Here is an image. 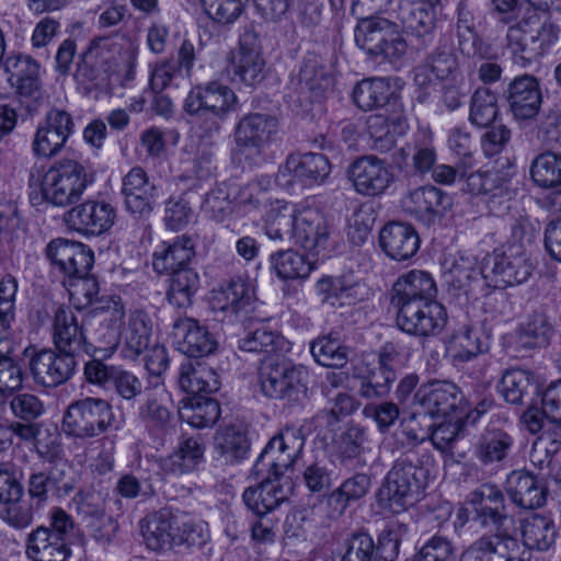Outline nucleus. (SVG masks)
Returning a JSON list of instances; mask_svg holds the SVG:
<instances>
[{"instance_id": "nucleus-1", "label": "nucleus", "mask_w": 561, "mask_h": 561, "mask_svg": "<svg viewBox=\"0 0 561 561\" xmlns=\"http://www.w3.org/2000/svg\"><path fill=\"white\" fill-rule=\"evenodd\" d=\"M474 518L481 526H492L494 534L483 535L471 542L461 553L460 561H525L519 554L516 538L506 533L513 522L505 497L494 484L485 483L469 495Z\"/></svg>"}, {"instance_id": "nucleus-2", "label": "nucleus", "mask_w": 561, "mask_h": 561, "mask_svg": "<svg viewBox=\"0 0 561 561\" xmlns=\"http://www.w3.org/2000/svg\"><path fill=\"white\" fill-rule=\"evenodd\" d=\"M265 233L271 240H294L308 252L319 254L329 243L331 228L317 208H296L276 199L266 213Z\"/></svg>"}, {"instance_id": "nucleus-3", "label": "nucleus", "mask_w": 561, "mask_h": 561, "mask_svg": "<svg viewBox=\"0 0 561 561\" xmlns=\"http://www.w3.org/2000/svg\"><path fill=\"white\" fill-rule=\"evenodd\" d=\"M93 175L76 159L64 158L42 172L30 173V198L33 204L45 201L54 206L67 207L81 199L84 191L93 183Z\"/></svg>"}, {"instance_id": "nucleus-4", "label": "nucleus", "mask_w": 561, "mask_h": 561, "mask_svg": "<svg viewBox=\"0 0 561 561\" xmlns=\"http://www.w3.org/2000/svg\"><path fill=\"white\" fill-rule=\"evenodd\" d=\"M427 479L428 470L416 455L398 458L377 491L378 505L393 514L407 511L421 500Z\"/></svg>"}, {"instance_id": "nucleus-5", "label": "nucleus", "mask_w": 561, "mask_h": 561, "mask_svg": "<svg viewBox=\"0 0 561 561\" xmlns=\"http://www.w3.org/2000/svg\"><path fill=\"white\" fill-rule=\"evenodd\" d=\"M559 34L560 27L549 16L534 11L508 27L506 47L512 54L513 62L526 68L557 43Z\"/></svg>"}, {"instance_id": "nucleus-6", "label": "nucleus", "mask_w": 561, "mask_h": 561, "mask_svg": "<svg viewBox=\"0 0 561 561\" xmlns=\"http://www.w3.org/2000/svg\"><path fill=\"white\" fill-rule=\"evenodd\" d=\"M137 46L127 36H103L91 41L82 56L79 72L88 81L99 85L107 80V75L134 67Z\"/></svg>"}, {"instance_id": "nucleus-7", "label": "nucleus", "mask_w": 561, "mask_h": 561, "mask_svg": "<svg viewBox=\"0 0 561 561\" xmlns=\"http://www.w3.org/2000/svg\"><path fill=\"white\" fill-rule=\"evenodd\" d=\"M308 374L302 366L284 359L266 358L259 369V382L263 394L296 405L307 399Z\"/></svg>"}, {"instance_id": "nucleus-8", "label": "nucleus", "mask_w": 561, "mask_h": 561, "mask_svg": "<svg viewBox=\"0 0 561 561\" xmlns=\"http://www.w3.org/2000/svg\"><path fill=\"white\" fill-rule=\"evenodd\" d=\"M238 98L229 87L211 81L193 88L185 99L184 108L187 114L205 119V135L211 138L218 135L220 122L236 110Z\"/></svg>"}, {"instance_id": "nucleus-9", "label": "nucleus", "mask_w": 561, "mask_h": 561, "mask_svg": "<svg viewBox=\"0 0 561 561\" xmlns=\"http://www.w3.org/2000/svg\"><path fill=\"white\" fill-rule=\"evenodd\" d=\"M114 420L113 409L106 400L88 397L68 405L62 416L61 428L67 436L89 439L107 432Z\"/></svg>"}, {"instance_id": "nucleus-10", "label": "nucleus", "mask_w": 561, "mask_h": 561, "mask_svg": "<svg viewBox=\"0 0 561 561\" xmlns=\"http://www.w3.org/2000/svg\"><path fill=\"white\" fill-rule=\"evenodd\" d=\"M354 37L356 45L367 55L382 57L389 61L402 58L408 48L399 25L380 16L362 19L355 28Z\"/></svg>"}, {"instance_id": "nucleus-11", "label": "nucleus", "mask_w": 561, "mask_h": 561, "mask_svg": "<svg viewBox=\"0 0 561 561\" xmlns=\"http://www.w3.org/2000/svg\"><path fill=\"white\" fill-rule=\"evenodd\" d=\"M145 543L153 551H168L182 543L195 545L194 525L181 522L169 510H160L141 520Z\"/></svg>"}, {"instance_id": "nucleus-12", "label": "nucleus", "mask_w": 561, "mask_h": 561, "mask_svg": "<svg viewBox=\"0 0 561 561\" xmlns=\"http://www.w3.org/2000/svg\"><path fill=\"white\" fill-rule=\"evenodd\" d=\"M226 72L232 83L254 88L266 77L260 36L247 30L240 37L239 47L228 57Z\"/></svg>"}, {"instance_id": "nucleus-13", "label": "nucleus", "mask_w": 561, "mask_h": 561, "mask_svg": "<svg viewBox=\"0 0 561 561\" xmlns=\"http://www.w3.org/2000/svg\"><path fill=\"white\" fill-rule=\"evenodd\" d=\"M533 273V264L520 245L496 249L482 265V274L494 287H507L526 282Z\"/></svg>"}, {"instance_id": "nucleus-14", "label": "nucleus", "mask_w": 561, "mask_h": 561, "mask_svg": "<svg viewBox=\"0 0 561 561\" xmlns=\"http://www.w3.org/2000/svg\"><path fill=\"white\" fill-rule=\"evenodd\" d=\"M278 122L268 114L250 113L243 116L234 127V145L238 154L255 160L277 133Z\"/></svg>"}, {"instance_id": "nucleus-15", "label": "nucleus", "mask_w": 561, "mask_h": 561, "mask_svg": "<svg viewBox=\"0 0 561 561\" xmlns=\"http://www.w3.org/2000/svg\"><path fill=\"white\" fill-rule=\"evenodd\" d=\"M396 309L398 328L415 337L438 335L447 323L446 309L437 300L420 301Z\"/></svg>"}, {"instance_id": "nucleus-16", "label": "nucleus", "mask_w": 561, "mask_h": 561, "mask_svg": "<svg viewBox=\"0 0 561 561\" xmlns=\"http://www.w3.org/2000/svg\"><path fill=\"white\" fill-rule=\"evenodd\" d=\"M305 438L300 430L286 427L275 435L260 454L255 463L256 471L267 466L275 478L290 469L300 457Z\"/></svg>"}, {"instance_id": "nucleus-17", "label": "nucleus", "mask_w": 561, "mask_h": 561, "mask_svg": "<svg viewBox=\"0 0 561 561\" xmlns=\"http://www.w3.org/2000/svg\"><path fill=\"white\" fill-rule=\"evenodd\" d=\"M75 128L72 116L60 108L47 112L39 123L32 141V152L37 158L50 159L60 153Z\"/></svg>"}, {"instance_id": "nucleus-18", "label": "nucleus", "mask_w": 561, "mask_h": 561, "mask_svg": "<svg viewBox=\"0 0 561 561\" xmlns=\"http://www.w3.org/2000/svg\"><path fill=\"white\" fill-rule=\"evenodd\" d=\"M77 362L70 352L44 348L30 359L34 381L46 388L66 383L75 375Z\"/></svg>"}, {"instance_id": "nucleus-19", "label": "nucleus", "mask_w": 561, "mask_h": 561, "mask_svg": "<svg viewBox=\"0 0 561 561\" xmlns=\"http://www.w3.org/2000/svg\"><path fill=\"white\" fill-rule=\"evenodd\" d=\"M348 178L356 192L367 196L382 194L392 182L386 161L373 154L357 158L348 168Z\"/></svg>"}, {"instance_id": "nucleus-20", "label": "nucleus", "mask_w": 561, "mask_h": 561, "mask_svg": "<svg viewBox=\"0 0 561 561\" xmlns=\"http://www.w3.org/2000/svg\"><path fill=\"white\" fill-rule=\"evenodd\" d=\"M46 255L69 278L88 275L94 260L92 250L85 244L66 239L50 241Z\"/></svg>"}, {"instance_id": "nucleus-21", "label": "nucleus", "mask_w": 561, "mask_h": 561, "mask_svg": "<svg viewBox=\"0 0 561 561\" xmlns=\"http://www.w3.org/2000/svg\"><path fill=\"white\" fill-rule=\"evenodd\" d=\"M115 217V208L110 203L87 201L68 210L65 220L78 232L99 236L113 226Z\"/></svg>"}, {"instance_id": "nucleus-22", "label": "nucleus", "mask_w": 561, "mask_h": 561, "mask_svg": "<svg viewBox=\"0 0 561 561\" xmlns=\"http://www.w3.org/2000/svg\"><path fill=\"white\" fill-rule=\"evenodd\" d=\"M461 399V391L455 383L439 380L421 386L414 396V402L432 417L450 415L458 409Z\"/></svg>"}, {"instance_id": "nucleus-23", "label": "nucleus", "mask_w": 561, "mask_h": 561, "mask_svg": "<svg viewBox=\"0 0 561 561\" xmlns=\"http://www.w3.org/2000/svg\"><path fill=\"white\" fill-rule=\"evenodd\" d=\"M437 288L431 274L410 271L401 275L392 286L391 304L394 308L411 304L436 300Z\"/></svg>"}, {"instance_id": "nucleus-24", "label": "nucleus", "mask_w": 561, "mask_h": 561, "mask_svg": "<svg viewBox=\"0 0 561 561\" xmlns=\"http://www.w3.org/2000/svg\"><path fill=\"white\" fill-rule=\"evenodd\" d=\"M173 335L181 352L190 357L207 356L217 348L215 336L193 318H179L173 324Z\"/></svg>"}, {"instance_id": "nucleus-25", "label": "nucleus", "mask_w": 561, "mask_h": 561, "mask_svg": "<svg viewBox=\"0 0 561 561\" xmlns=\"http://www.w3.org/2000/svg\"><path fill=\"white\" fill-rule=\"evenodd\" d=\"M451 205L450 196L433 185L416 187L403 198L405 210L425 221L443 215Z\"/></svg>"}, {"instance_id": "nucleus-26", "label": "nucleus", "mask_w": 561, "mask_h": 561, "mask_svg": "<svg viewBox=\"0 0 561 561\" xmlns=\"http://www.w3.org/2000/svg\"><path fill=\"white\" fill-rule=\"evenodd\" d=\"M4 67L9 73V82L15 88L16 93L25 98L38 99L41 96V67L33 57L23 54L9 56Z\"/></svg>"}, {"instance_id": "nucleus-27", "label": "nucleus", "mask_w": 561, "mask_h": 561, "mask_svg": "<svg viewBox=\"0 0 561 561\" xmlns=\"http://www.w3.org/2000/svg\"><path fill=\"white\" fill-rule=\"evenodd\" d=\"M53 340L57 350L70 352H90L83 324L69 308H58L54 317Z\"/></svg>"}, {"instance_id": "nucleus-28", "label": "nucleus", "mask_w": 561, "mask_h": 561, "mask_svg": "<svg viewBox=\"0 0 561 561\" xmlns=\"http://www.w3.org/2000/svg\"><path fill=\"white\" fill-rule=\"evenodd\" d=\"M379 242L383 252L396 261L412 257L420 248V237L408 224L389 222L379 233Z\"/></svg>"}, {"instance_id": "nucleus-29", "label": "nucleus", "mask_w": 561, "mask_h": 561, "mask_svg": "<svg viewBox=\"0 0 561 561\" xmlns=\"http://www.w3.org/2000/svg\"><path fill=\"white\" fill-rule=\"evenodd\" d=\"M507 99L515 118H534L541 105V92L537 79L529 75L515 78L510 83Z\"/></svg>"}, {"instance_id": "nucleus-30", "label": "nucleus", "mask_w": 561, "mask_h": 561, "mask_svg": "<svg viewBox=\"0 0 561 561\" xmlns=\"http://www.w3.org/2000/svg\"><path fill=\"white\" fill-rule=\"evenodd\" d=\"M123 194L126 208L134 215L151 213L156 197V185L149 181L141 168H133L124 178Z\"/></svg>"}, {"instance_id": "nucleus-31", "label": "nucleus", "mask_w": 561, "mask_h": 561, "mask_svg": "<svg viewBox=\"0 0 561 561\" xmlns=\"http://www.w3.org/2000/svg\"><path fill=\"white\" fill-rule=\"evenodd\" d=\"M506 493L519 507L535 510L546 503L545 483L526 471H513L506 479Z\"/></svg>"}, {"instance_id": "nucleus-32", "label": "nucleus", "mask_w": 561, "mask_h": 561, "mask_svg": "<svg viewBox=\"0 0 561 561\" xmlns=\"http://www.w3.org/2000/svg\"><path fill=\"white\" fill-rule=\"evenodd\" d=\"M152 332V321L149 314L140 309L130 311L126 325L117 332L110 342L113 347L123 340L126 356L136 358L148 348Z\"/></svg>"}, {"instance_id": "nucleus-33", "label": "nucleus", "mask_w": 561, "mask_h": 561, "mask_svg": "<svg viewBox=\"0 0 561 561\" xmlns=\"http://www.w3.org/2000/svg\"><path fill=\"white\" fill-rule=\"evenodd\" d=\"M26 554L34 561H66L69 549L58 533L39 526L27 537Z\"/></svg>"}, {"instance_id": "nucleus-34", "label": "nucleus", "mask_w": 561, "mask_h": 561, "mask_svg": "<svg viewBox=\"0 0 561 561\" xmlns=\"http://www.w3.org/2000/svg\"><path fill=\"white\" fill-rule=\"evenodd\" d=\"M254 302V291L250 284L241 278L232 279L227 286L213 293L214 310L239 317L248 313Z\"/></svg>"}, {"instance_id": "nucleus-35", "label": "nucleus", "mask_w": 561, "mask_h": 561, "mask_svg": "<svg viewBox=\"0 0 561 561\" xmlns=\"http://www.w3.org/2000/svg\"><path fill=\"white\" fill-rule=\"evenodd\" d=\"M66 463H55L47 473L33 472L28 478L27 491L31 497L38 502L47 500L51 494L62 497L73 491V484L66 478Z\"/></svg>"}, {"instance_id": "nucleus-36", "label": "nucleus", "mask_w": 561, "mask_h": 561, "mask_svg": "<svg viewBox=\"0 0 561 561\" xmlns=\"http://www.w3.org/2000/svg\"><path fill=\"white\" fill-rule=\"evenodd\" d=\"M195 255V244L192 238L181 236L172 243L163 242L153 252L152 265L158 273H173L180 268H188L187 264Z\"/></svg>"}, {"instance_id": "nucleus-37", "label": "nucleus", "mask_w": 561, "mask_h": 561, "mask_svg": "<svg viewBox=\"0 0 561 561\" xmlns=\"http://www.w3.org/2000/svg\"><path fill=\"white\" fill-rule=\"evenodd\" d=\"M275 478L264 480L256 486H250L243 492V502L249 510L263 516L275 510L287 500L290 488H284Z\"/></svg>"}, {"instance_id": "nucleus-38", "label": "nucleus", "mask_w": 561, "mask_h": 561, "mask_svg": "<svg viewBox=\"0 0 561 561\" xmlns=\"http://www.w3.org/2000/svg\"><path fill=\"white\" fill-rule=\"evenodd\" d=\"M171 398L162 387L145 392L142 402L138 408V417L149 430L160 431L171 421Z\"/></svg>"}, {"instance_id": "nucleus-39", "label": "nucleus", "mask_w": 561, "mask_h": 561, "mask_svg": "<svg viewBox=\"0 0 561 561\" xmlns=\"http://www.w3.org/2000/svg\"><path fill=\"white\" fill-rule=\"evenodd\" d=\"M514 438L503 428L490 426L479 436L473 454L482 465L503 461L510 454Z\"/></svg>"}, {"instance_id": "nucleus-40", "label": "nucleus", "mask_w": 561, "mask_h": 561, "mask_svg": "<svg viewBox=\"0 0 561 561\" xmlns=\"http://www.w3.org/2000/svg\"><path fill=\"white\" fill-rule=\"evenodd\" d=\"M355 104L363 111L396 104L398 95L388 78H373L363 80L353 90Z\"/></svg>"}, {"instance_id": "nucleus-41", "label": "nucleus", "mask_w": 561, "mask_h": 561, "mask_svg": "<svg viewBox=\"0 0 561 561\" xmlns=\"http://www.w3.org/2000/svg\"><path fill=\"white\" fill-rule=\"evenodd\" d=\"M457 70L458 60L454 53L447 47H439L426 58L424 65L415 68L414 81L420 87H426L433 79L454 78Z\"/></svg>"}, {"instance_id": "nucleus-42", "label": "nucleus", "mask_w": 561, "mask_h": 561, "mask_svg": "<svg viewBox=\"0 0 561 561\" xmlns=\"http://www.w3.org/2000/svg\"><path fill=\"white\" fill-rule=\"evenodd\" d=\"M353 376L359 381L357 393L368 400L387 396L397 378L394 369L369 368L364 364L354 367Z\"/></svg>"}, {"instance_id": "nucleus-43", "label": "nucleus", "mask_w": 561, "mask_h": 561, "mask_svg": "<svg viewBox=\"0 0 561 561\" xmlns=\"http://www.w3.org/2000/svg\"><path fill=\"white\" fill-rule=\"evenodd\" d=\"M370 486L371 479L366 473H356L343 481L327 499L328 504L333 506L330 518L341 516L352 502L363 499Z\"/></svg>"}, {"instance_id": "nucleus-44", "label": "nucleus", "mask_w": 561, "mask_h": 561, "mask_svg": "<svg viewBox=\"0 0 561 561\" xmlns=\"http://www.w3.org/2000/svg\"><path fill=\"white\" fill-rule=\"evenodd\" d=\"M405 117L402 112H396L391 116L374 114L367 118V130L374 140L376 149L389 150L396 141V136L404 130Z\"/></svg>"}, {"instance_id": "nucleus-45", "label": "nucleus", "mask_w": 561, "mask_h": 561, "mask_svg": "<svg viewBox=\"0 0 561 561\" xmlns=\"http://www.w3.org/2000/svg\"><path fill=\"white\" fill-rule=\"evenodd\" d=\"M331 84V77L317 57L306 58L298 75L300 94L307 95L311 102L320 101Z\"/></svg>"}, {"instance_id": "nucleus-46", "label": "nucleus", "mask_w": 561, "mask_h": 561, "mask_svg": "<svg viewBox=\"0 0 561 561\" xmlns=\"http://www.w3.org/2000/svg\"><path fill=\"white\" fill-rule=\"evenodd\" d=\"M180 388L194 397L201 393H211L218 390L219 382L216 371L202 364H183L179 375Z\"/></svg>"}, {"instance_id": "nucleus-47", "label": "nucleus", "mask_w": 561, "mask_h": 561, "mask_svg": "<svg viewBox=\"0 0 561 561\" xmlns=\"http://www.w3.org/2000/svg\"><path fill=\"white\" fill-rule=\"evenodd\" d=\"M456 38L459 51L467 57L485 58L490 46L477 34L472 14L463 7L458 9Z\"/></svg>"}, {"instance_id": "nucleus-48", "label": "nucleus", "mask_w": 561, "mask_h": 561, "mask_svg": "<svg viewBox=\"0 0 561 561\" xmlns=\"http://www.w3.org/2000/svg\"><path fill=\"white\" fill-rule=\"evenodd\" d=\"M182 421L193 427L203 428L214 425L220 416L219 403L208 397H192L183 400L179 410Z\"/></svg>"}, {"instance_id": "nucleus-49", "label": "nucleus", "mask_w": 561, "mask_h": 561, "mask_svg": "<svg viewBox=\"0 0 561 561\" xmlns=\"http://www.w3.org/2000/svg\"><path fill=\"white\" fill-rule=\"evenodd\" d=\"M271 268L279 279L293 280L306 278L313 266L307 257L296 250H280L270 257Z\"/></svg>"}, {"instance_id": "nucleus-50", "label": "nucleus", "mask_w": 561, "mask_h": 561, "mask_svg": "<svg viewBox=\"0 0 561 561\" xmlns=\"http://www.w3.org/2000/svg\"><path fill=\"white\" fill-rule=\"evenodd\" d=\"M204 448L196 438H187L182 442L173 454L161 460V467L165 472L184 474L193 471L202 460Z\"/></svg>"}, {"instance_id": "nucleus-51", "label": "nucleus", "mask_w": 561, "mask_h": 561, "mask_svg": "<svg viewBox=\"0 0 561 561\" xmlns=\"http://www.w3.org/2000/svg\"><path fill=\"white\" fill-rule=\"evenodd\" d=\"M168 301L176 308H187L193 302V297L198 288L199 278L192 268H180L170 273Z\"/></svg>"}, {"instance_id": "nucleus-52", "label": "nucleus", "mask_w": 561, "mask_h": 561, "mask_svg": "<svg viewBox=\"0 0 561 561\" xmlns=\"http://www.w3.org/2000/svg\"><path fill=\"white\" fill-rule=\"evenodd\" d=\"M310 352L322 366L339 368L347 363V347L342 344L340 334L334 331L313 341Z\"/></svg>"}, {"instance_id": "nucleus-53", "label": "nucleus", "mask_w": 561, "mask_h": 561, "mask_svg": "<svg viewBox=\"0 0 561 561\" xmlns=\"http://www.w3.org/2000/svg\"><path fill=\"white\" fill-rule=\"evenodd\" d=\"M272 180L268 175H261L243 185L237 193L234 199L239 208L245 213H254L267 205H272L270 191Z\"/></svg>"}, {"instance_id": "nucleus-54", "label": "nucleus", "mask_w": 561, "mask_h": 561, "mask_svg": "<svg viewBox=\"0 0 561 561\" xmlns=\"http://www.w3.org/2000/svg\"><path fill=\"white\" fill-rule=\"evenodd\" d=\"M522 535L527 548L545 551L554 542L557 531L549 518L534 515L523 523Z\"/></svg>"}, {"instance_id": "nucleus-55", "label": "nucleus", "mask_w": 561, "mask_h": 561, "mask_svg": "<svg viewBox=\"0 0 561 561\" xmlns=\"http://www.w3.org/2000/svg\"><path fill=\"white\" fill-rule=\"evenodd\" d=\"M450 350L455 359L467 362L489 350V339L479 329L466 328L454 335Z\"/></svg>"}, {"instance_id": "nucleus-56", "label": "nucleus", "mask_w": 561, "mask_h": 561, "mask_svg": "<svg viewBox=\"0 0 561 561\" xmlns=\"http://www.w3.org/2000/svg\"><path fill=\"white\" fill-rule=\"evenodd\" d=\"M533 181L540 187L552 188L561 185V154L543 152L535 158L530 168Z\"/></svg>"}, {"instance_id": "nucleus-57", "label": "nucleus", "mask_w": 561, "mask_h": 561, "mask_svg": "<svg viewBox=\"0 0 561 561\" xmlns=\"http://www.w3.org/2000/svg\"><path fill=\"white\" fill-rule=\"evenodd\" d=\"M437 12L417 3L401 10V21L412 34L421 37L431 34L436 26Z\"/></svg>"}, {"instance_id": "nucleus-58", "label": "nucleus", "mask_w": 561, "mask_h": 561, "mask_svg": "<svg viewBox=\"0 0 561 561\" xmlns=\"http://www.w3.org/2000/svg\"><path fill=\"white\" fill-rule=\"evenodd\" d=\"M534 386V377L529 371L513 368L506 370L501 380V392L506 402L519 404L524 396Z\"/></svg>"}, {"instance_id": "nucleus-59", "label": "nucleus", "mask_w": 561, "mask_h": 561, "mask_svg": "<svg viewBox=\"0 0 561 561\" xmlns=\"http://www.w3.org/2000/svg\"><path fill=\"white\" fill-rule=\"evenodd\" d=\"M215 447L228 460H237L243 458L248 453L249 442L244 432L230 425L217 432Z\"/></svg>"}, {"instance_id": "nucleus-60", "label": "nucleus", "mask_w": 561, "mask_h": 561, "mask_svg": "<svg viewBox=\"0 0 561 561\" xmlns=\"http://www.w3.org/2000/svg\"><path fill=\"white\" fill-rule=\"evenodd\" d=\"M497 116V99L490 89L476 90L471 98L469 119L479 127H489Z\"/></svg>"}, {"instance_id": "nucleus-61", "label": "nucleus", "mask_w": 561, "mask_h": 561, "mask_svg": "<svg viewBox=\"0 0 561 561\" xmlns=\"http://www.w3.org/2000/svg\"><path fill=\"white\" fill-rule=\"evenodd\" d=\"M299 181L306 185L323 182L330 174L331 165L322 153L297 154Z\"/></svg>"}, {"instance_id": "nucleus-62", "label": "nucleus", "mask_w": 561, "mask_h": 561, "mask_svg": "<svg viewBox=\"0 0 561 561\" xmlns=\"http://www.w3.org/2000/svg\"><path fill=\"white\" fill-rule=\"evenodd\" d=\"M553 327L546 314L534 313L520 329V340L525 345L536 347L548 344Z\"/></svg>"}, {"instance_id": "nucleus-63", "label": "nucleus", "mask_w": 561, "mask_h": 561, "mask_svg": "<svg viewBox=\"0 0 561 561\" xmlns=\"http://www.w3.org/2000/svg\"><path fill=\"white\" fill-rule=\"evenodd\" d=\"M69 296L77 309H83L90 305L96 304L99 294V284L95 278L84 276H72L69 278Z\"/></svg>"}, {"instance_id": "nucleus-64", "label": "nucleus", "mask_w": 561, "mask_h": 561, "mask_svg": "<svg viewBox=\"0 0 561 561\" xmlns=\"http://www.w3.org/2000/svg\"><path fill=\"white\" fill-rule=\"evenodd\" d=\"M457 548L446 536L435 534L421 547L419 561H456Z\"/></svg>"}]
</instances>
